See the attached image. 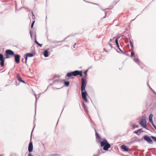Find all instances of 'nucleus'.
I'll return each instance as SVG.
<instances>
[{"label":"nucleus","instance_id":"1","mask_svg":"<svg viewBox=\"0 0 156 156\" xmlns=\"http://www.w3.org/2000/svg\"><path fill=\"white\" fill-rule=\"evenodd\" d=\"M86 84L87 81L86 78H82L81 90V92L82 98L83 100L85 102H87L88 101L87 98L86 96L87 94L85 90V88Z\"/></svg>","mask_w":156,"mask_h":156},{"label":"nucleus","instance_id":"2","mask_svg":"<svg viewBox=\"0 0 156 156\" xmlns=\"http://www.w3.org/2000/svg\"><path fill=\"white\" fill-rule=\"evenodd\" d=\"M78 75H79L81 77L83 75L82 71L76 70L68 73L66 76L65 79L66 80H68L73 76H75Z\"/></svg>","mask_w":156,"mask_h":156},{"label":"nucleus","instance_id":"3","mask_svg":"<svg viewBox=\"0 0 156 156\" xmlns=\"http://www.w3.org/2000/svg\"><path fill=\"white\" fill-rule=\"evenodd\" d=\"M101 146V147H104L103 149L104 150L107 151L110 147L111 145L108 144L106 139L104 140L100 143Z\"/></svg>","mask_w":156,"mask_h":156},{"label":"nucleus","instance_id":"4","mask_svg":"<svg viewBox=\"0 0 156 156\" xmlns=\"http://www.w3.org/2000/svg\"><path fill=\"white\" fill-rule=\"evenodd\" d=\"M139 124L143 127L148 129L147 128L146 121L145 118H143L139 122Z\"/></svg>","mask_w":156,"mask_h":156},{"label":"nucleus","instance_id":"5","mask_svg":"<svg viewBox=\"0 0 156 156\" xmlns=\"http://www.w3.org/2000/svg\"><path fill=\"white\" fill-rule=\"evenodd\" d=\"M5 54L6 55V58H9L10 57L9 55L14 56V52L10 50H7L5 51Z\"/></svg>","mask_w":156,"mask_h":156},{"label":"nucleus","instance_id":"6","mask_svg":"<svg viewBox=\"0 0 156 156\" xmlns=\"http://www.w3.org/2000/svg\"><path fill=\"white\" fill-rule=\"evenodd\" d=\"M144 139L147 141L148 143L151 144L153 142L151 138L147 135H145L143 137Z\"/></svg>","mask_w":156,"mask_h":156},{"label":"nucleus","instance_id":"7","mask_svg":"<svg viewBox=\"0 0 156 156\" xmlns=\"http://www.w3.org/2000/svg\"><path fill=\"white\" fill-rule=\"evenodd\" d=\"M34 54L33 53H27L24 56V58L25 61V63H26L27 62V58L28 57H32L34 56Z\"/></svg>","mask_w":156,"mask_h":156},{"label":"nucleus","instance_id":"8","mask_svg":"<svg viewBox=\"0 0 156 156\" xmlns=\"http://www.w3.org/2000/svg\"><path fill=\"white\" fill-rule=\"evenodd\" d=\"M0 61L1 66L2 67L4 65L5 58L1 54H0Z\"/></svg>","mask_w":156,"mask_h":156},{"label":"nucleus","instance_id":"9","mask_svg":"<svg viewBox=\"0 0 156 156\" xmlns=\"http://www.w3.org/2000/svg\"><path fill=\"white\" fill-rule=\"evenodd\" d=\"M33 150V145L32 142L30 140L28 146V151L30 153Z\"/></svg>","mask_w":156,"mask_h":156},{"label":"nucleus","instance_id":"10","mask_svg":"<svg viewBox=\"0 0 156 156\" xmlns=\"http://www.w3.org/2000/svg\"><path fill=\"white\" fill-rule=\"evenodd\" d=\"M153 117V115L152 114H151L150 115L149 117V121L150 122H151L153 126L154 127L155 129L156 130V126L154 124V123L153 122V121H152V118Z\"/></svg>","mask_w":156,"mask_h":156},{"label":"nucleus","instance_id":"11","mask_svg":"<svg viewBox=\"0 0 156 156\" xmlns=\"http://www.w3.org/2000/svg\"><path fill=\"white\" fill-rule=\"evenodd\" d=\"M14 56L15 57V60L16 62L17 63H19L20 61V57L19 55H14Z\"/></svg>","mask_w":156,"mask_h":156},{"label":"nucleus","instance_id":"12","mask_svg":"<svg viewBox=\"0 0 156 156\" xmlns=\"http://www.w3.org/2000/svg\"><path fill=\"white\" fill-rule=\"evenodd\" d=\"M17 78L18 81L20 82H22L23 83H25V82L24 81L22 80L21 77L20 76L19 74H17Z\"/></svg>","mask_w":156,"mask_h":156},{"label":"nucleus","instance_id":"13","mask_svg":"<svg viewBox=\"0 0 156 156\" xmlns=\"http://www.w3.org/2000/svg\"><path fill=\"white\" fill-rule=\"evenodd\" d=\"M121 147V148L124 151H127L129 150V148L126 146L122 145Z\"/></svg>","mask_w":156,"mask_h":156},{"label":"nucleus","instance_id":"14","mask_svg":"<svg viewBox=\"0 0 156 156\" xmlns=\"http://www.w3.org/2000/svg\"><path fill=\"white\" fill-rule=\"evenodd\" d=\"M119 37H117L116 39V40H115V43H116V44L117 45V47L118 48H119V49L121 51H121V50L120 49V48H119V43H118V40L119 39Z\"/></svg>","mask_w":156,"mask_h":156},{"label":"nucleus","instance_id":"15","mask_svg":"<svg viewBox=\"0 0 156 156\" xmlns=\"http://www.w3.org/2000/svg\"><path fill=\"white\" fill-rule=\"evenodd\" d=\"M44 55L45 57H47L48 56V53L47 50H45L44 52Z\"/></svg>","mask_w":156,"mask_h":156},{"label":"nucleus","instance_id":"16","mask_svg":"<svg viewBox=\"0 0 156 156\" xmlns=\"http://www.w3.org/2000/svg\"><path fill=\"white\" fill-rule=\"evenodd\" d=\"M134 61L139 65L140 64V62L139 61V59L138 58L135 59L134 60Z\"/></svg>","mask_w":156,"mask_h":156},{"label":"nucleus","instance_id":"17","mask_svg":"<svg viewBox=\"0 0 156 156\" xmlns=\"http://www.w3.org/2000/svg\"><path fill=\"white\" fill-rule=\"evenodd\" d=\"M95 133L96 138H97L98 139H100V137L99 136L98 134L97 133V132L96 131H95Z\"/></svg>","mask_w":156,"mask_h":156},{"label":"nucleus","instance_id":"18","mask_svg":"<svg viewBox=\"0 0 156 156\" xmlns=\"http://www.w3.org/2000/svg\"><path fill=\"white\" fill-rule=\"evenodd\" d=\"M64 84L66 86H68L69 84V82L68 81H65L64 82Z\"/></svg>","mask_w":156,"mask_h":156},{"label":"nucleus","instance_id":"19","mask_svg":"<svg viewBox=\"0 0 156 156\" xmlns=\"http://www.w3.org/2000/svg\"><path fill=\"white\" fill-rule=\"evenodd\" d=\"M138 126L137 125H135V124H133L132 126V128L133 129H134L136 128H138Z\"/></svg>","mask_w":156,"mask_h":156},{"label":"nucleus","instance_id":"20","mask_svg":"<svg viewBox=\"0 0 156 156\" xmlns=\"http://www.w3.org/2000/svg\"><path fill=\"white\" fill-rule=\"evenodd\" d=\"M35 42L40 47H41L42 46V45L39 44L37 41H35Z\"/></svg>","mask_w":156,"mask_h":156},{"label":"nucleus","instance_id":"21","mask_svg":"<svg viewBox=\"0 0 156 156\" xmlns=\"http://www.w3.org/2000/svg\"><path fill=\"white\" fill-rule=\"evenodd\" d=\"M151 138L153 139L154 141L156 142V137L154 136H151Z\"/></svg>","mask_w":156,"mask_h":156},{"label":"nucleus","instance_id":"22","mask_svg":"<svg viewBox=\"0 0 156 156\" xmlns=\"http://www.w3.org/2000/svg\"><path fill=\"white\" fill-rule=\"evenodd\" d=\"M129 42H130V46H131V48H133V43H132V41H130Z\"/></svg>","mask_w":156,"mask_h":156},{"label":"nucleus","instance_id":"23","mask_svg":"<svg viewBox=\"0 0 156 156\" xmlns=\"http://www.w3.org/2000/svg\"><path fill=\"white\" fill-rule=\"evenodd\" d=\"M139 132V131L138 130H137V131H134L133 132V133H136V134H137L138 135H139L140 134V133H138Z\"/></svg>","mask_w":156,"mask_h":156},{"label":"nucleus","instance_id":"24","mask_svg":"<svg viewBox=\"0 0 156 156\" xmlns=\"http://www.w3.org/2000/svg\"><path fill=\"white\" fill-rule=\"evenodd\" d=\"M59 155L56 154H52L50 155V156H59Z\"/></svg>","mask_w":156,"mask_h":156},{"label":"nucleus","instance_id":"25","mask_svg":"<svg viewBox=\"0 0 156 156\" xmlns=\"http://www.w3.org/2000/svg\"><path fill=\"white\" fill-rule=\"evenodd\" d=\"M134 55H135V53H134V52L133 51H131V57H133L134 56Z\"/></svg>","mask_w":156,"mask_h":156},{"label":"nucleus","instance_id":"26","mask_svg":"<svg viewBox=\"0 0 156 156\" xmlns=\"http://www.w3.org/2000/svg\"><path fill=\"white\" fill-rule=\"evenodd\" d=\"M34 22H35V21H34L33 22V23H32V24H31V27L32 28L33 27V25H34Z\"/></svg>","mask_w":156,"mask_h":156},{"label":"nucleus","instance_id":"27","mask_svg":"<svg viewBox=\"0 0 156 156\" xmlns=\"http://www.w3.org/2000/svg\"><path fill=\"white\" fill-rule=\"evenodd\" d=\"M87 70H86L84 73L85 75V76H86L87 75Z\"/></svg>","mask_w":156,"mask_h":156},{"label":"nucleus","instance_id":"28","mask_svg":"<svg viewBox=\"0 0 156 156\" xmlns=\"http://www.w3.org/2000/svg\"><path fill=\"white\" fill-rule=\"evenodd\" d=\"M108 44H109V46H110V48H112V44H111L109 43H108Z\"/></svg>","mask_w":156,"mask_h":156},{"label":"nucleus","instance_id":"29","mask_svg":"<svg viewBox=\"0 0 156 156\" xmlns=\"http://www.w3.org/2000/svg\"><path fill=\"white\" fill-rule=\"evenodd\" d=\"M76 43H75L74 44L73 46L74 48H75V46H76Z\"/></svg>","mask_w":156,"mask_h":156},{"label":"nucleus","instance_id":"30","mask_svg":"<svg viewBox=\"0 0 156 156\" xmlns=\"http://www.w3.org/2000/svg\"><path fill=\"white\" fill-rule=\"evenodd\" d=\"M30 34L31 37H32V32L30 31Z\"/></svg>","mask_w":156,"mask_h":156},{"label":"nucleus","instance_id":"31","mask_svg":"<svg viewBox=\"0 0 156 156\" xmlns=\"http://www.w3.org/2000/svg\"><path fill=\"white\" fill-rule=\"evenodd\" d=\"M28 156H32L31 154H29L28 155Z\"/></svg>","mask_w":156,"mask_h":156},{"label":"nucleus","instance_id":"32","mask_svg":"<svg viewBox=\"0 0 156 156\" xmlns=\"http://www.w3.org/2000/svg\"><path fill=\"white\" fill-rule=\"evenodd\" d=\"M104 50L106 52H107L108 51H107L106 49H104Z\"/></svg>","mask_w":156,"mask_h":156},{"label":"nucleus","instance_id":"33","mask_svg":"<svg viewBox=\"0 0 156 156\" xmlns=\"http://www.w3.org/2000/svg\"><path fill=\"white\" fill-rule=\"evenodd\" d=\"M110 41H111H111H112V39H110Z\"/></svg>","mask_w":156,"mask_h":156},{"label":"nucleus","instance_id":"34","mask_svg":"<svg viewBox=\"0 0 156 156\" xmlns=\"http://www.w3.org/2000/svg\"><path fill=\"white\" fill-rule=\"evenodd\" d=\"M141 130V129H139V130H138L139 131L140 130Z\"/></svg>","mask_w":156,"mask_h":156},{"label":"nucleus","instance_id":"35","mask_svg":"<svg viewBox=\"0 0 156 156\" xmlns=\"http://www.w3.org/2000/svg\"><path fill=\"white\" fill-rule=\"evenodd\" d=\"M94 156H97V155H94Z\"/></svg>","mask_w":156,"mask_h":156},{"label":"nucleus","instance_id":"36","mask_svg":"<svg viewBox=\"0 0 156 156\" xmlns=\"http://www.w3.org/2000/svg\"><path fill=\"white\" fill-rule=\"evenodd\" d=\"M94 156H97V155H94Z\"/></svg>","mask_w":156,"mask_h":156}]
</instances>
